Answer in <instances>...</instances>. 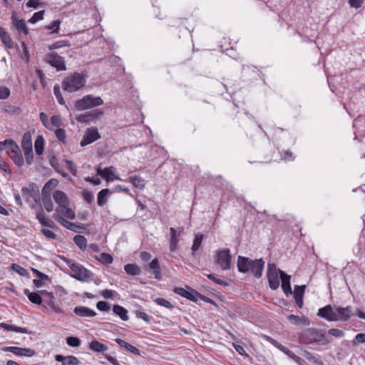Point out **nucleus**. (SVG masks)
<instances>
[{"label":"nucleus","mask_w":365,"mask_h":365,"mask_svg":"<svg viewBox=\"0 0 365 365\" xmlns=\"http://www.w3.org/2000/svg\"><path fill=\"white\" fill-rule=\"evenodd\" d=\"M86 83V76L75 72L66 76L62 81V88L64 91L73 93L81 90Z\"/></svg>","instance_id":"obj_1"},{"label":"nucleus","mask_w":365,"mask_h":365,"mask_svg":"<svg viewBox=\"0 0 365 365\" xmlns=\"http://www.w3.org/2000/svg\"><path fill=\"white\" fill-rule=\"evenodd\" d=\"M302 337L306 343L309 344L317 343L324 345L331 342L322 330L314 328H309L304 331Z\"/></svg>","instance_id":"obj_2"},{"label":"nucleus","mask_w":365,"mask_h":365,"mask_svg":"<svg viewBox=\"0 0 365 365\" xmlns=\"http://www.w3.org/2000/svg\"><path fill=\"white\" fill-rule=\"evenodd\" d=\"M69 266L72 271L71 277L77 280L88 282L91 280L93 277V274L83 267L82 265L76 263H73L71 261L67 259L66 257H61Z\"/></svg>","instance_id":"obj_3"},{"label":"nucleus","mask_w":365,"mask_h":365,"mask_svg":"<svg viewBox=\"0 0 365 365\" xmlns=\"http://www.w3.org/2000/svg\"><path fill=\"white\" fill-rule=\"evenodd\" d=\"M102 104H103V101L101 97L87 95L76 101L75 108L78 110H84L101 106Z\"/></svg>","instance_id":"obj_4"},{"label":"nucleus","mask_w":365,"mask_h":365,"mask_svg":"<svg viewBox=\"0 0 365 365\" xmlns=\"http://www.w3.org/2000/svg\"><path fill=\"white\" fill-rule=\"evenodd\" d=\"M9 143L8 155L15 165L21 167L24 165V160L19 145L11 139Z\"/></svg>","instance_id":"obj_5"},{"label":"nucleus","mask_w":365,"mask_h":365,"mask_svg":"<svg viewBox=\"0 0 365 365\" xmlns=\"http://www.w3.org/2000/svg\"><path fill=\"white\" fill-rule=\"evenodd\" d=\"M21 193L24 198L27 202H38L40 200L39 197V187L34 183H30L27 187H24L21 189Z\"/></svg>","instance_id":"obj_6"},{"label":"nucleus","mask_w":365,"mask_h":365,"mask_svg":"<svg viewBox=\"0 0 365 365\" xmlns=\"http://www.w3.org/2000/svg\"><path fill=\"white\" fill-rule=\"evenodd\" d=\"M174 292L194 302H196L198 299H201L205 302H212V299L202 296L191 288H187V289H185L182 287H176L174 289Z\"/></svg>","instance_id":"obj_7"},{"label":"nucleus","mask_w":365,"mask_h":365,"mask_svg":"<svg viewBox=\"0 0 365 365\" xmlns=\"http://www.w3.org/2000/svg\"><path fill=\"white\" fill-rule=\"evenodd\" d=\"M45 61L57 71H65L66 69L64 59L56 53H48L45 56Z\"/></svg>","instance_id":"obj_8"},{"label":"nucleus","mask_w":365,"mask_h":365,"mask_svg":"<svg viewBox=\"0 0 365 365\" xmlns=\"http://www.w3.org/2000/svg\"><path fill=\"white\" fill-rule=\"evenodd\" d=\"M280 270H277L274 264H268L267 278L269 287L272 289H277L279 286V274Z\"/></svg>","instance_id":"obj_9"},{"label":"nucleus","mask_w":365,"mask_h":365,"mask_svg":"<svg viewBox=\"0 0 365 365\" xmlns=\"http://www.w3.org/2000/svg\"><path fill=\"white\" fill-rule=\"evenodd\" d=\"M101 138V135L98 133L97 128H88L81 140L80 145L82 147L88 145L94 141L97 140Z\"/></svg>","instance_id":"obj_10"},{"label":"nucleus","mask_w":365,"mask_h":365,"mask_svg":"<svg viewBox=\"0 0 365 365\" xmlns=\"http://www.w3.org/2000/svg\"><path fill=\"white\" fill-rule=\"evenodd\" d=\"M96 171L98 175H100L108 182L115 180H121V179L115 175V168L113 166H110L104 169L98 168Z\"/></svg>","instance_id":"obj_11"},{"label":"nucleus","mask_w":365,"mask_h":365,"mask_svg":"<svg viewBox=\"0 0 365 365\" xmlns=\"http://www.w3.org/2000/svg\"><path fill=\"white\" fill-rule=\"evenodd\" d=\"M232 257L230 252H217L215 257V262L223 270L230 269L231 264Z\"/></svg>","instance_id":"obj_12"},{"label":"nucleus","mask_w":365,"mask_h":365,"mask_svg":"<svg viewBox=\"0 0 365 365\" xmlns=\"http://www.w3.org/2000/svg\"><path fill=\"white\" fill-rule=\"evenodd\" d=\"M317 315L329 322H337L336 313L331 305H327L318 310Z\"/></svg>","instance_id":"obj_13"},{"label":"nucleus","mask_w":365,"mask_h":365,"mask_svg":"<svg viewBox=\"0 0 365 365\" xmlns=\"http://www.w3.org/2000/svg\"><path fill=\"white\" fill-rule=\"evenodd\" d=\"M4 351H9L16 356H32L35 351L29 348H21L18 346H6L2 349Z\"/></svg>","instance_id":"obj_14"},{"label":"nucleus","mask_w":365,"mask_h":365,"mask_svg":"<svg viewBox=\"0 0 365 365\" xmlns=\"http://www.w3.org/2000/svg\"><path fill=\"white\" fill-rule=\"evenodd\" d=\"M336 313L337 321L342 322L349 320L350 317L354 315L350 306H347L346 307H337L336 308Z\"/></svg>","instance_id":"obj_15"},{"label":"nucleus","mask_w":365,"mask_h":365,"mask_svg":"<svg viewBox=\"0 0 365 365\" xmlns=\"http://www.w3.org/2000/svg\"><path fill=\"white\" fill-rule=\"evenodd\" d=\"M251 264L250 267V271L252 273V274L259 278L262 276V269L264 267V262L262 259L251 260Z\"/></svg>","instance_id":"obj_16"},{"label":"nucleus","mask_w":365,"mask_h":365,"mask_svg":"<svg viewBox=\"0 0 365 365\" xmlns=\"http://www.w3.org/2000/svg\"><path fill=\"white\" fill-rule=\"evenodd\" d=\"M41 294L44 295L46 299H45L46 302L48 304V306L55 312L56 313H62L63 311L61 308L56 304L54 300V296L52 292H48L46 291H42Z\"/></svg>","instance_id":"obj_17"},{"label":"nucleus","mask_w":365,"mask_h":365,"mask_svg":"<svg viewBox=\"0 0 365 365\" xmlns=\"http://www.w3.org/2000/svg\"><path fill=\"white\" fill-rule=\"evenodd\" d=\"M56 361L61 362L62 365H79L81 361L74 356H63L57 354L55 356Z\"/></svg>","instance_id":"obj_18"},{"label":"nucleus","mask_w":365,"mask_h":365,"mask_svg":"<svg viewBox=\"0 0 365 365\" xmlns=\"http://www.w3.org/2000/svg\"><path fill=\"white\" fill-rule=\"evenodd\" d=\"M53 217L56 220H57L62 226L65 227L66 228H67L70 230H72L74 232H78L79 230L81 228V226L66 220V219H64L62 216L59 215L58 214H53Z\"/></svg>","instance_id":"obj_19"},{"label":"nucleus","mask_w":365,"mask_h":365,"mask_svg":"<svg viewBox=\"0 0 365 365\" xmlns=\"http://www.w3.org/2000/svg\"><path fill=\"white\" fill-rule=\"evenodd\" d=\"M170 249L172 250H176L177 244L178 242V237L181 235V233L184 231V227H178L176 228L171 227L170 229Z\"/></svg>","instance_id":"obj_20"},{"label":"nucleus","mask_w":365,"mask_h":365,"mask_svg":"<svg viewBox=\"0 0 365 365\" xmlns=\"http://www.w3.org/2000/svg\"><path fill=\"white\" fill-rule=\"evenodd\" d=\"M11 20L16 29L19 32H22L25 35L29 34V29L26 26V21L24 19H19L15 12H13L11 14Z\"/></svg>","instance_id":"obj_21"},{"label":"nucleus","mask_w":365,"mask_h":365,"mask_svg":"<svg viewBox=\"0 0 365 365\" xmlns=\"http://www.w3.org/2000/svg\"><path fill=\"white\" fill-rule=\"evenodd\" d=\"M74 313L81 317H93L96 315V312L86 307H76L73 309Z\"/></svg>","instance_id":"obj_22"},{"label":"nucleus","mask_w":365,"mask_h":365,"mask_svg":"<svg viewBox=\"0 0 365 365\" xmlns=\"http://www.w3.org/2000/svg\"><path fill=\"white\" fill-rule=\"evenodd\" d=\"M279 274L282 281V288L285 294L288 296L292 293L290 285V277L285 274L283 271H279Z\"/></svg>","instance_id":"obj_23"},{"label":"nucleus","mask_w":365,"mask_h":365,"mask_svg":"<svg viewBox=\"0 0 365 365\" xmlns=\"http://www.w3.org/2000/svg\"><path fill=\"white\" fill-rule=\"evenodd\" d=\"M68 205H64L63 206H58L56 209V213L59 215H63L69 220H73L76 217L75 212L72 209L68 207Z\"/></svg>","instance_id":"obj_24"},{"label":"nucleus","mask_w":365,"mask_h":365,"mask_svg":"<svg viewBox=\"0 0 365 365\" xmlns=\"http://www.w3.org/2000/svg\"><path fill=\"white\" fill-rule=\"evenodd\" d=\"M53 198L54 201L58 205V206L68 205V197L66 193L61 190H56L53 193Z\"/></svg>","instance_id":"obj_25"},{"label":"nucleus","mask_w":365,"mask_h":365,"mask_svg":"<svg viewBox=\"0 0 365 365\" xmlns=\"http://www.w3.org/2000/svg\"><path fill=\"white\" fill-rule=\"evenodd\" d=\"M149 268L153 270L154 274V277L156 279H160L162 278L160 267L158 262V259H153L145 269Z\"/></svg>","instance_id":"obj_26"},{"label":"nucleus","mask_w":365,"mask_h":365,"mask_svg":"<svg viewBox=\"0 0 365 365\" xmlns=\"http://www.w3.org/2000/svg\"><path fill=\"white\" fill-rule=\"evenodd\" d=\"M251 260L249 258L239 257L237 261L238 270L240 272H247L250 271V267Z\"/></svg>","instance_id":"obj_27"},{"label":"nucleus","mask_w":365,"mask_h":365,"mask_svg":"<svg viewBox=\"0 0 365 365\" xmlns=\"http://www.w3.org/2000/svg\"><path fill=\"white\" fill-rule=\"evenodd\" d=\"M58 184V181L56 179H50L43 186L42 189V196H49L50 192L55 188Z\"/></svg>","instance_id":"obj_28"},{"label":"nucleus","mask_w":365,"mask_h":365,"mask_svg":"<svg viewBox=\"0 0 365 365\" xmlns=\"http://www.w3.org/2000/svg\"><path fill=\"white\" fill-rule=\"evenodd\" d=\"M287 319L293 324H304L306 326H309L310 324V321L307 317H298L294 314H290L287 317Z\"/></svg>","instance_id":"obj_29"},{"label":"nucleus","mask_w":365,"mask_h":365,"mask_svg":"<svg viewBox=\"0 0 365 365\" xmlns=\"http://www.w3.org/2000/svg\"><path fill=\"white\" fill-rule=\"evenodd\" d=\"M0 38L3 43L9 48L14 47V42L9 34L2 28L0 27Z\"/></svg>","instance_id":"obj_30"},{"label":"nucleus","mask_w":365,"mask_h":365,"mask_svg":"<svg viewBox=\"0 0 365 365\" xmlns=\"http://www.w3.org/2000/svg\"><path fill=\"white\" fill-rule=\"evenodd\" d=\"M21 144L23 150H32L31 135L29 132L24 133Z\"/></svg>","instance_id":"obj_31"},{"label":"nucleus","mask_w":365,"mask_h":365,"mask_svg":"<svg viewBox=\"0 0 365 365\" xmlns=\"http://www.w3.org/2000/svg\"><path fill=\"white\" fill-rule=\"evenodd\" d=\"M129 182L132 183V185L137 188L143 190L145 186V180L142 178L140 176L135 175L130 176L128 178Z\"/></svg>","instance_id":"obj_32"},{"label":"nucleus","mask_w":365,"mask_h":365,"mask_svg":"<svg viewBox=\"0 0 365 365\" xmlns=\"http://www.w3.org/2000/svg\"><path fill=\"white\" fill-rule=\"evenodd\" d=\"M115 342L120 345L121 347L125 348L128 351L131 352L132 354L138 355L140 354L139 350L134 346L130 344L129 343L126 342L125 341L121 339H115Z\"/></svg>","instance_id":"obj_33"},{"label":"nucleus","mask_w":365,"mask_h":365,"mask_svg":"<svg viewBox=\"0 0 365 365\" xmlns=\"http://www.w3.org/2000/svg\"><path fill=\"white\" fill-rule=\"evenodd\" d=\"M0 327L4 328L6 331H13L16 332H20L23 334H27L29 332L28 329L24 327H20L15 325L9 324L6 323H0Z\"/></svg>","instance_id":"obj_34"},{"label":"nucleus","mask_w":365,"mask_h":365,"mask_svg":"<svg viewBox=\"0 0 365 365\" xmlns=\"http://www.w3.org/2000/svg\"><path fill=\"white\" fill-rule=\"evenodd\" d=\"M113 312L120 317L123 321H128L129 317L128 315V311L123 307L115 304L113 307Z\"/></svg>","instance_id":"obj_35"},{"label":"nucleus","mask_w":365,"mask_h":365,"mask_svg":"<svg viewBox=\"0 0 365 365\" xmlns=\"http://www.w3.org/2000/svg\"><path fill=\"white\" fill-rule=\"evenodd\" d=\"M89 347L94 351L102 353L108 350V346L97 340H93L89 344Z\"/></svg>","instance_id":"obj_36"},{"label":"nucleus","mask_w":365,"mask_h":365,"mask_svg":"<svg viewBox=\"0 0 365 365\" xmlns=\"http://www.w3.org/2000/svg\"><path fill=\"white\" fill-rule=\"evenodd\" d=\"M36 153L41 155L44 150V138L42 135H38L34 143Z\"/></svg>","instance_id":"obj_37"},{"label":"nucleus","mask_w":365,"mask_h":365,"mask_svg":"<svg viewBox=\"0 0 365 365\" xmlns=\"http://www.w3.org/2000/svg\"><path fill=\"white\" fill-rule=\"evenodd\" d=\"M125 272L131 276H138L140 274V269L135 264H127L124 267Z\"/></svg>","instance_id":"obj_38"},{"label":"nucleus","mask_w":365,"mask_h":365,"mask_svg":"<svg viewBox=\"0 0 365 365\" xmlns=\"http://www.w3.org/2000/svg\"><path fill=\"white\" fill-rule=\"evenodd\" d=\"M24 294L32 303L36 304H41L42 303V298L38 293L31 292L29 289H25Z\"/></svg>","instance_id":"obj_39"},{"label":"nucleus","mask_w":365,"mask_h":365,"mask_svg":"<svg viewBox=\"0 0 365 365\" xmlns=\"http://www.w3.org/2000/svg\"><path fill=\"white\" fill-rule=\"evenodd\" d=\"M36 217L40 222V223L44 226H47L49 227H53L54 223L52 220L48 218H46L44 215L43 211H40L36 213Z\"/></svg>","instance_id":"obj_40"},{"label":"nucleus","mask_w":365,"mask_h":365,"mask_svg":"<svg viewBox=\"0 0 365 365\" xmlns=\"http://www.w3.org/2000/svg\"><path fill=\"white\" fill-rule=\"evenodd\" d=\"M96 258L105 264H109L113 262V257L107 252H101L99 256H96Z\"/></svg>","instance_id":"obj_41"},{"label":"nucleus","mask_w":365,"mask_h":365,"mask_svg":"<svg viewBox=\"0 0 365 365\" xmlns=\"http://www.w3.org/2000/svg\"><path fill=\"white\" fill-rule=\"evenodd\" d=\"M108 192V189H103L98 193L97 202L99 206H102L106 202V197Z\"/></svg>","instance_id":"obj_42"},{"label":"nucleus","mask_w":365,"mask_h":365,"mask_svg":"<svg viewBox=\"0 0 365 365\" xmlns=\"http://www.w3.org/2000/svg\"><path fill=\"white\" fill-rule=\"evenodd\" d=\"M74 242L78 246L81 250H85L86 247L87 241L84 236L76 235L73 238Z\"/></svg>","instance_id":"obj_43"},{"label":"nucleus","mask_w":365,"mask_h":365,"mask_svg":"<svg viewBox=\"0 0 365 365\" xmlns=\"http://www.w3.org/2000/svg\"><path fill=\"white\" fill-rule=\"evenodd\" d=\"M203 235L202 233H197L195 235V239L193 240V244L192 246V251H197L202 243L203 239Z\"/></svg>","instance_id":"obj_44"},{"label":"nucleus","mask_w":365,"mask_h":365,"mask_svg":"<svg viewBox=\"0 0 365 365\" xmlns=\"http://www.w3.org/2000/svg\"><path fill=\"white\" fill-rule=\"evenodd\" d=\"M53 93L58 102L61 105H65L66 102L61 95V87L58 84H56L53 87Z\"/></svg>","instance_id":"obj_45"},{"label":"nucleus","mask_w":365,"mask_h":365,"mask_svg":"<svg viewBox=\"0 0 365 365\" xmlns=\"http://www.w3.org/2000/svg\"><path fill=\"white\" fill-rule=\"evenodd\" d=\"M70 45L71 44L68 41L61 40V41H56L53 43H52L51 45H50L49 49L55 50V49H58V48H60L64 47V46H70Z\"/></svg>","instance_id":"obj_46"},{"label":"nucleus","mask_w":365,"mask_h":365,"mask_svg":"<svg viewBox=\"0 0 365 365\" xmlns=\"http://www.w3.org/2000/svg\"><path fill=\"white\" fill-rule=\"evenodd\" d=\"M42 201L44 208L47 212H51L53 210V202H51L49 196H43Z\"/></svg>","instance_id":"obj_47"},{"label":"nucleus","mask_w":365,"mask_h":365,"mask_svg":"<svg viewBox=\"0 0 365 365\" xmlns=\"http://www.w3.org/2000/svg\"><path fill=\"white\" fill-rule=\"evenodd\" d=\"M56 137L62 143H66V131L63 128H57L55 131Z\"/></svg>","instance_id":"obj_48"},{"label":"nucleus","mask_w":365,"mask_h":365,"mask_svg":"<svg viewBox=\"0 0 365 365\" xmlns=\"http://www.w3.org/2000/svg\"><path fill=\"white\" fill-rule=\"evenodd\" d=\"M39 118L42 124L48 130H51V126L50 121L48 120V115L45 113L41 112L39 114Z\"/></svg>","instance_id":"obj_49"},{"label":"nucleus","mask_w":365,"mask_h":365,"mask_svg":"<svg viewBox=\"0 0 365 365\" xmlns=\"http://www.w3.org/2000/svg\"><path fill=\"white\" fill-rule=\"evenodd\" d=\"M291 359H292L294 361H296L297 364H302L303 360L299 357L297 355H296L293 351H290V350H288L287 349H285L284 347H283V349H282Z\"/></svg>","instance_id":"obj_50"},{"label":"nucleus","mask_w":365,"mask_h":365,"mask_svg":"<svg viewBox=\"0 0 365 365\" xmlns=\"http://www.w3.org/2000/svg\"><path fill=\"white\" fill-rule=\"evenodd\" d=\"M50 123L51 126V130L53 129V127L59 128L62 124L61 117L59 115H56L51 116Z\"/></svg>","instance_id":"obj_51"},{"label":"nucleus","mask_w":365,"mask_h":365,"mask_svg":"<svg viewBox=\"0 0 365 365\" xmlns=\"http://www.w3.org/2000/svg\"><path fill=\"white\" fill-rule=\"evenodd\" d=\"M66 343L68 345L72 347L78 346L81 344V340L75 336H68L66 339Z\"/></svg>","instance_id":"obj_52"},{"label":"nucleus","mask_w":365,"mask_h":365,"mask_svg":"<svg viewBox=\"0 0 365 365\" xmlns=\"http://www.w3.org/2000/svg\"><path fill=\"white\" fill-rule=\"evenodd\" d=\"M91 115H89L88 112L86 113H84V114H81V115H79L76 117V120L79 123H89L90 122H91Z\"/></svg>","instance_id":"obj_53"},{"label":"nucleus","mask_w":365,"mask_h":365,"mask_svg":"<svg viewBox=\"0 0 365 365\" xmlns=\"http://www.w3.org/2000/svg\"><path fill=\"white\" fill-rule=\"evenodd\" d=\"M43 11H40L34 14L33 16L29 19V22L32 24H35L37 21L42 20L43 19Z\"/></svg>","instance_id":"obj_54"},{"label":"nucleus","mask_w":365,"mask_h":365,"mask_svg":"<svg viewBox=\"0 0 365 365\" xmlns=\"http://www.w3.org/2000/svg\"><path fill=\"white\" fill-rule=\"evenodd\" d=\"M155 302L160 306H162V307H166L168 309L173 308V305L171 304V303L169 301H168L163 298H156L155 299Z\"/></svg>","instance_id":"obj_55"},{"label":"nucleus","mask_w":365,"mask_h":365,"mask_svg":"<svg viewBox=\"0 0 365 365\" xmlns=\"http://www.w3.org/2000/svg\"><path fill=\"white\" fill-rule=\"evenodd\" d=\"M305 287H306L305 285L296 286L294 287V297H303V294L304 293Z\"/></svg>","instance_id":"obj_56"},{"label":"nucleus","mask_w":365,"mask_h":365,"mask_svg":"<svg viewBox=\"0 0 365 365\" xmlns=\"http://www.w3.org/2000/svg\"><path fill=\"white\" fill-rule=\"evenodd\" d=\"M26 161L28 165H31L34 162V153H33V149L32 150H24Z\"/></svg>","instance_id":"obj_57"},{"label":"nucleus","mask_w":365,"mask_h":365,"mask_svg":"<svg viewBox=\"0 0 365 365\" xmlns=\"http://www.w3.org/2000/svg\"><path fill=\"white\" fill-rule=\"evenodd\" d=\"M328 333L336 338H341L344 336V332L342 330L338 329H330Z\"/></svg>","instance_id":"obj_58"},{"label":"nucleus","mask_w":365,"mask_h":365,"mask_svg":"<svg viewBox=\"0 0 365 365\" xmlns=\"http://www.w3.org/2000/svg\"><path fill=\"white\" fill-rule=\"evenodd\" d=\"M96 307L100 311L107 312L110 309V306L108 302L104 301H100L97 303Z\"/></svg>","instance_id":"obj_59"},{"label":"nucleus","mask_w":365,"mask_h":365,"mask_svg":"<svg viewBox=\"0 0 365 365\" xmlns=\"http://www.w3.org/2000/svg\"><path fill=\"white\" fill-rule=\"evenodd\" d=\"M135 315L138 318L142 319L146 322H150L151 319V317H150L148 314H147L145 312H140V311H136Z\"/></svg>","instance_id":"obj_60"},{"label":"nucleus","mask_w":365,"mask_h":365,"mask_svg":"<svg viewBox=\"0 0 365 365\" xmlns=\"http://www.w3.org/2000/svg\"><path fill=\"white\" fill-rule=\"evenodd\" d=\"M207 277L217 284H220L223 286L227 285V283L226 282H225L223 279L216 278L213 274H207Z\"/></svg>","instance_id":"obj_61"},{"label":"nucleus","mask_w":365,"mask_h":365,"mask_svg":"<svg viewBox=\"0 0 365 365\" xmlns=\"http://www.w3.org/2000/svg\"><path fill=\"white\" fill-rule=\"evenodd\" d=\"M10 95V91L8 88L0 86V99H6Z\"/></svg>","instance_id":"obj_62"},{"label":"nucleus","mask_w":365,"mask_h":365,"mask_svg":"<svg viewBox=\"0 0 365 365\" xmlns=\"http://www.w3.org/2000/svg\"><path fill=\"white\" fill-rule=\"evenodd\" d=\"M65 163H66L67 168L70 170V172L73 175H76L77 173V169L75 167L73 163L70 160H66Z\"/></svg>","instance_id":"obj_63"},{"label":"nucleus","mask_w":365,"mask_h":365,"mask_svg":"<svg viewBox=\"0 0 365 365\" xmlns=\"http://www.w3.org/2000/svg\"><path fill=\"white\" fill-rule=\"evenodd\" d=\"M88 113L91 115V119L92 121L101 118L103 114V111L101 110H94L91 112H88Z\"/></svg>","instance_id":"obj_64"}]
</instances>
